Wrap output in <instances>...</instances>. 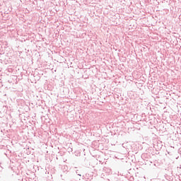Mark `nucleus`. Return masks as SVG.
<instances>
[{
	"label": "nucleus",
	"instance_id": "nucleus-1",
	"mask_svg": "<svg viewBox=\"0 0 181 181\" xmlns=\"http://www.w3.org/2000/svg\"><path fill=\"white\" fill-rule=\"evenodd\" d=\"M103 172L105 173H106V175H111V168H108V167H104L103 168Z\"/></svg>",
	"mask_w": 181,
	"mask_h": 181
}]
</instances>
